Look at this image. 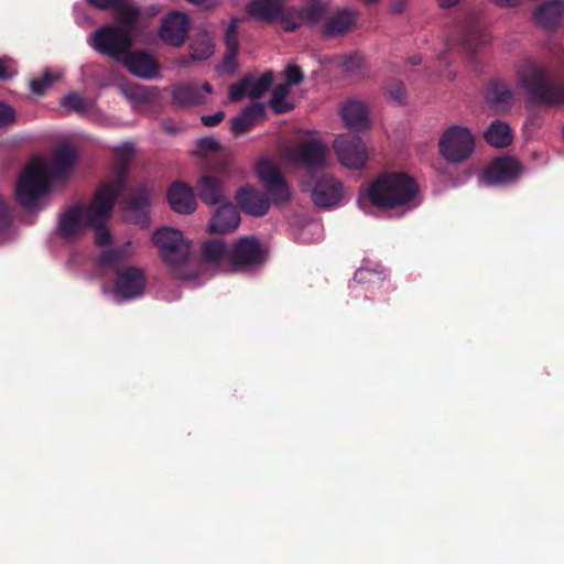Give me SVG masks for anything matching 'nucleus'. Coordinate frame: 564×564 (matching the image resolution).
<instances>
[{"label": "nucleus", "mask_w": 564, "mask_h": 564, "mask_svg": "<svg viewBox=\"0 0 564 564\" xmlns=\"http://www.w3.org/2000/svg\"><path fill=\"white\" fill-rule=\"evenodd\" d=\"M340 115L346 128L351 131H364L369 128V110L362 101L347 100L340 108Z\"/></svg>", "instance_id": "obj_21"}, {"label": "nucleus", "mask_w": 564, "mask_h": 564, "mask_svg": "<svg viewBox=\"0 0 564 564\" xmlns=\"http://www.w3.org/2000/svg\"><path fill=\"white\" fill-rule=\"evenodd\" d=\"M284 78L286 82L284 85H288V87H290L300 85L304 79V75L299 66L291 64L288 65L284 69Z\"/></svg>", "instance_id": "obj_45"}, {"label": "nucleus", "mask_w": 564, "mask_h": 564, "mask_svg": "<svg viewBox=\"0 0 564 564\" xmlns=\"http://www.w3.org/2000/svg\"><path fill=\"white\" fill-rule=\"evenodd\" d=\"M210 219V231L216 234H227L236 230L240 224V216L237 208L227 200L219 204Z\"/></svg>", "instance_id": "obj_22"}, {"label": "nucleus", "mask_w": 564, "mask_h": 564, "mask_svg": "<svg viewBox=\"0 0 564 564\" xmlns=\"http://www.w3.org/2000/svg\"><path fill=\"white\" fill-rule=\"evenodd\" d=\"M290 10L280 0H251L247 7L250 17L257 21L272 22L282 29V17Z\"/></svg>", "instance_id": "obj_19"}, {"label": "nucleus", "mask_w": 564, "mask_h": 564, "mask_svg": "<svg viewBox=\"0 0 564 564\" xmlns=\"http://www.w3.org/2000/svg\"><path fill=\"white\" fill-rule=\"evenodd\" d=\"M460 0H438L442 8H452L456 6Z\"/></svg>", "instance_id": "obj_56"}, {"label": "nucleus", "mask_w": 564, "mask_h": 564, "mask_svg": "<svg viewBox=\"0 0 564 564\" xmlns=\"http://www.w3.org/2000/svg\"><path fill=\"white\" fill-rule=\"evenodd\" d=\"M164 129L166 131H169V132H174L175 131L174 129H172V126H167V124L164 126Z\"/></svg>", "instance_id": "obj_59"}, {"label": "nucleus", "mask_w": 564, "mask_h": 564, "mask_svg": "<svg viewBox=\"0 0 564 564\" xmlns=\"http://www.w3.org/2000/svg\"><path fill=\"white\" fill-rule=\"evenodd\" d=\"M258 177L274 203H283L290 198V189L281 176L275 163L261 160L257 164Z\"/></svg>", "instance_id": "obj_12"}, {"label": "nucleus", "mask_w": 564, "mask_h": 564, "mask_svg": "<svg viewBox=\"0 0 564 564\" xmlns=\"http://www.w3.org/2000/svg\"><path fill=\"white\" fill-rule=\"evenodd\" d=\"M265 111L262 104H252L246 107L239 116L232 119L231 131L235 135H241L254 127L264 118Z\"/></svg>", "instance_id": "obj_27"}, {"label": "nucleus", "mask_w": 564, "mask_h": 564, "mask_svg": "<svg viewBox=\"0 0 564 564\" xmlns=\"http://www.w3.org/2000/svg\"><path fill=\"white\" fill-rule=\"evenodd\" d=\"M485 140L495 148H506L512 140L513 134L509 124L501 120H496L490 123L484 133Z\"/></svg>", "instance_id": "obj_32"}, {"label": "nucleus", "mask_w": 564, "mask_h": 564, "mask_svg": "<svg viewBox=\"0 0 564 564\" xmlns=\"http://www.w3.org/2000/svg\"><path fill=\"white\" fill-rule=\"evenodd\" d=\"M134 254L131 241L124 242L122 246L106 250L98 257L97 263L104 268H117L128 261Z\"/></svg>", "instance_id": "obj_30"}, {"label": "nucleus", "mask_w": 564, "mask_h": 564, "mask_svg": "<svg viewBox=\"0 0 564 564\" xmlns=\"http://www.w3.org/2000/svg\"><path fill=\"white\" fill-rule=\"evenodd\" d=\"M564 17V2L550 1L533 12L534 22L545 30L557 28Z\"/></svg>", "instance_id": "obj_26"}, {"label": "nucleus", "mask_w": 564, "mask_h": 564, "mask_svg": "<svg viewBox=\"0 0 564 564\" xmlns=\"http://www.w3.org/2000/svg\"><path fill=\"white\" fill-rule=\"evenodd\" d=\"M61 76L62 74L59 72H52L47 69L41 77L31 80V90L36 95H42L53 85L54 82L61 78Z\"/></svg>", "instance_id": "obj_40"}, {"label": "nucleus", "mask_w": 564, "mask_h": 564, "mask_svg": "<svg viewBox=\"0 0 564 564\" xmlns=\"http://www.w3.org/2000/svg\"><path fill=\"white\" fill-rule=\"evenodd\" d=\"M171 208L178 214H192L196 208V200L191 186L183 182H175L167 192Z\"/></svg>", "instance_id": "obj_23"}, {"label": "nucleus", "mask_w": 564, "mask_h": 564, "mask_svg": "<svg viewBox=\"0 0 564 564\" xmlns=\"http://www.w3.org/2000/svg\"><path fill=\"white\" fill-rule=\"evenodd\" d=\"M236 55L237 53H231L228 51V54L224 59V68L226 70L232 72L236 68Z\"/></svg>", "instance_id": "obj_52"}, {"label": "nucleus", "mask_w": 564, "mask_h": 564, "mask_svg": "<svg viewBox=\"0 0 564 564\" xmlns=\"http://www.w3.org/2000/svg\"><path fill=\"white\" fill-rule=\"evenodd\" d=\"M164 129L166 131H169V132H174L175 131L174 129H172V126H167V124L164 126Z\"/></svg>", "instance_id": "obj_60"}, {"label": "nucleus", "mask_w": 564, "mask_h": 564, "mask_svg": "<svg viewBox=\"0 0 564 564\" xmlns=\"http://www.w3.org/2000/svg\"><path fill=\"white\" fill-rule=\"evenodd\" d=\"M273 75L271 72L264 73L259 77H247L249 97L251 99L260 98L271 86Z\"/></svg>", "instance_id": "obj_38"}, {"label": "nucleus", "mask_w": 564, "mask_h": 564, "mask_svg": "<svg viewBox=\"0 0 564 564\" xmlns=\"http://www.w3.org/2000/svg\"><path fill=\"white\" fill-rule=\"evenodd\" d=\"M289 94L288 85H279L273 89L270 106L275 113H285L293 108V104L288 100Z\"/></svg>", "instance_id": "obj_37"}, {"label": "nucleus", "mask_w": 564, "mask_h": 564, "mask_svg": "<svg viewBox=\"0 0 564 564\" xmlns=\"http://www.w3.org/2000/svg\"><path fill=\"white\" fill-rule=\"evenodd\" d=\"M334 149L339 162L350 170H360L366 165L368 151L364 141L351 134H339L334 140Z\"/></svg>", "instance_id": "obj_9"}, {"label": "nucleus", "mask_w": 564, "mask_h": 564, "mask_svg": "<svg viewBox=\"0 0 564 564\" xmlns=\"http://www.w3.org/2000/svg\"><path fill=\"white\" fill-rule=\"evenodd\" d=\"M438 148L446 161L462 163L473 154L475 138L466 127L452 126L441 135Z\"/></svg>", "instance_id": "obj_6"}, {"label": "nucleus", "mask_w": 564, "mask_h": 564, "mask_svg": "<svg viewBox=\"0 0 564 564\" xmlns=\"http://www.w3.org/2000/svg\"><path fill=\"white\" fill-rule=\"evenodd\" d=\"M124 0H89V2L98 9L119 8Z\"/></svg>", "instance_id": "obj_51"}, {"label": "nucleus", "mask_w": 564, "mask_h": 564, "mask_svg": "<svg viewBox=\"0 0 564 564\" xmlns=\"http://www.w3.org/2000/svg\"><path fill=\"white\" fill-rule=\"evenodd\" d=\"M264 259V251L254 237L238 239L230 249L229 267L230 272L242 270L247 267L258 264Z\"/></svg>", "instance_id": "obj_11"}, {"label": "nucleus", "mask_w": 564, "mask_h": 564, "mask_svg": "<svg viewBox=\"0 0 564 564\" xmlns=\"http://www.w3.org/2000/svg\"><path fill=\"white\" fill-rule=\"evenodd\" d=\"M384 274L382 271H378L369 268H360L355 272L354 281L357 283H375L382 281Z\"/></svg>", "instance_id": "obj_41"}, {"label": "nucleus", "mask_w": 564, "mask_h": 564, "mask_svg": "<svg viewBox=\"0 0 564 564\" xmlns=\"http://www.w3.org/2000/svg\"><path fill=\"white\" fill-rule=\"evenodd\" d=\"M188 18L180 12H172L162 21L159 34L161 40L172 46L184 44L188 33Z\"/></svg>", "instance_id": "obj_18"}, {"label": "nucleus", "mask_w": 564, "mask_h": 564, "mask_svg": "<svg viewBox=\"0 0 564 564\" xmlns=\"http://www.w3.org/2000/svg\"><path fill=\"white\" fill-rule=\"evenodd\" d=\"M490 1L500 8H514L520 3V0H490Z\"/></svg>", "instance_id": "obj_53"}, {"label": "nucleus", "mask_w": 564, "mask_h": 564, "mask_svg": "<svg viewBox=\"0 0 564 564\" xmlns=\"http://www.w3.org/2000/svg\"><path fill=\"white\" fill-rule=\"evenodd\" d=\"M191 58L194 61H204L214 54V43L207 31L197 32L189 45Z\"/></svg>", "instance_id": "obj_33"}, {"label": "nucleus", "mask_w": 564, "mask_h": 564, "mask_svg": "<svg viewBox=\"0 0 564 564\" xmlns=\"http://www.w3.org/2000/svg\"><path fill=\"white\" fill-rule=\"evenodd\" d=\"M487 98L498 111H505L512 104L513 94L507 84L497 82L491 85Z\"/></svg>", "instance_id": "obj_34"}, {"label": "nucleus", "mask_w": 564, "mask_h": 564, "mask_svg": "<svg viewBox=\"0 0 564 564\" xmlns=\"http://www.w3.org/2000/svg\"><path fill=\"white\" fill-rule=\"evenodd\" d=\"M288 161L301 164L308 170H317L326 166L327 148L318 140L311 139L289 145L284 151Z\"/></svg>", "instance_id": "obj_8"}, {"label": "nucleus", "mask_w": 564, "mask_h": 564, "mask_svg": "<svg viewBox=\"0 0 564 564\" xmlns=\"http://www.w3.org/2000/svg\"><path fill=\"white\" fill-rule=\"evenodd\" d=\"M17 121V112L10 105L0 101V131L8 129Z\"/></svg>", "instance_id": "obj_43"}, {"label": "nucleus", "mask_w": 564, "mask_h": 564, "mask_svg": "<svg viewBox=\"0 0 564 564\" xmlns=\"http://www.w3.org/2000/svg\"><path fill=\"white\" fill-rule=\"evenodd\" d=\"M218 148V141L212 137L202 138L197 141V149L200 154H207L208 152L216 151Z\"/></svg>", "instance_id": "obj_47"}, {"label": "nucleus", "mask_w": 564, "mask_h": 564, "mask_svg": "<svg viewBox=\"0 0 564 564\" xmlns=\"http://www.w3.org/2000/svg\"><path fill=\"white\" fill-rule=\"evenodd\" d=\"M120 90L133 108L148 105L154 97L153 93L148 87L135 84L122 85Z\"/></svg>", "instance_id": "obj_36"}, {"label": "nucleus", "mask_w": 564, "mask_h": 564, "mask_svg": "<svg viewBox=\"0 0 564 564\" xmlns=\"http://www.w3.org/2000/svg\"><path fill=\"white\" fill-rule=\"evenodd\" d=\"M152 239L173 273L181 279L191 278L186 272L189 261V243L184 240L183 234L180 230L163 227L153 234Z\"/></svg>", "instance_id": "obj_5"}, {"label": "nucleus", "mask_w": 564, "mask_h": 564, "mask_svg": "<svg viewBox=\"0 0 564 564\" xmlns=\"http://www.w3.org/2000/svg\"><path fill=\"white\" fill-rule=\"evenodd\" d=\"M386 94L397 104H402L405 99L404 86L402 82L398 79H392L386 84Z\"/></svg>", "instance_id": "obj_42"}, {"label": "nucleus", "mask_w": 564, "mask_h": 564, "mask_svg": "<svg viewBox=\"0 0 564 564\" xmlns=\"http://www.w3.org/2000/svg\"><path fill=\"white\" fill-rule=\"evenodd\" d=\"M75 160V148L68 143H62L56 148L50 163L40 158L32 159L17 183L19 203L28 209H34L37 202L47 194L51 176L67 175Z\"/></svg>", "instance_id": "obj_1"}, {"label": "nucleus", "mask_w": 564, "mask_h": 564, "mask_svg": "<svg viewBox=\"0 0 564 564\" xmlns=\"http://www.w3.org/2000/svg\"><path fill=\"white\" fill-rule=\"evenodd\" d=\"M173 101L180 106H192L204 101L198 88L192 83H185L174 87Z\"/></svg>", "instance_id": "obj_35"}, {"label": "nucleus", "mask_w": 564, "mask_h": 564, "mask_svg": "<svg viewBox=\"0 0 564 564\" xmlns=\"http://www.w3.org/2000/svg\"><path fill=\"white\" fill-rule=\"evenodd\" d=\"M61 106L68 111L76 112L85 117H95L97 106L95 100L86 99L77 93H69L61 99Z\"/></svg>", "instance_id": "obj_31"}, {"label": "nucleus", "mask_w": 564, "mask_h": 564, "mask_svg": "<svg viewBox=\"0 0 564 564\" xmlns=\"http://www.w3.org/2000/svg\"><path fill=\"white\" fill-rule=\"evenodd\" d=\"M17 73L9 58H0V79L6 80L11 78Z\"/></svg>", "instance_id": "obj_48"}, {"label": "nucleus", "mask_w": 564, "mask_h": 564, "mask_svg": "<svg viewBox=\"0 0 564 564\" xmlns=\"http://www.w3.org/2000/svg\"><path fill=\"white\" fill-rule=\"evenodd\" d=\"M245 96L249 97L248 83L243 78L239 84L232 85L229 88V99L232 102L241 100Z\"/></svg>", "instance_id": "obj_46"}, {"label": "nucleus", "mask_w": 564, "mask_h": 564, "mask_svg": "<svg viewBox=\"0 0 564 564\" xmlns=\"http://www.w3.org/2000/svg\"><path fill=\"white\" fill-rule=\"evenodd\" d=\"M202 89H203L206 94H212V93H213L212 86H210L208 83H204V84H203V86H202Z\"/></svg>", "instance_id": "obj_57"}, {"label": "nucleus", "mask_w": 564, "mask_h": 564, "mask_svg": "<svg viewBox=\"0 0 564 564\" xmlns=\"http://www.w3.org/2000/svg\"><path fill=\"white\" fill-rule=\"evenodd\" d=\"M89 212L90 204L88 206L75 205L61 214L58 219L59 235L67 240L79 238L89 227Z\"/></svg>", "instance_id": "obj_14"}, {"label": "nucleus", "mask_w": 564, "mask_h": 564, "mask_svg": "<svg viewBox=\"0 0 564 564\" xmlns=\"http://www.w3.org/2000/svg\"><path fill=\"white\" fill-rule=\"evenodd\" d=\"M419 193L416 182L405 173H382L376 177L359 197V204L366 200L381 209L402 208L409 210L416 206Z\"/></svg>", "instance_id": "obj_3"}, {"label": "nucleus", "mask_w": 564, "mask_h": 564, "mask_svg": "<svg viewBox=\"0 0 564 564\" xmlns=\"http://www.w3.org/2000/svg\"><path fill=\"white\" fill-rule=\"evenodd\" d=\"M360 63H361L360 56L355 55V56H350L349 58H347V61L345 62L344 65L347 70H354L355 65L359 66Z\"/></svg>", "instance_id": "obj_54"}, {"label": "nucleus", "mask_w": 564, "mask_h": 564, "mask_svg": "<svg viewBox=\"0 0 564 564\" xmlns=\"http://www.w3.org/2000/svg\"><path fill=\"white\" fill-rule=\"evenodd\" d=\"M90 45L101 54L120 59L131 47L132 39L128 30L104 26L93 34Z\"/></svg>", "instance_id": "obj_7"}, {"label": "nucleus", "mask_w": 564, "mask_h": 564, "mask_svg": "<svg viewBox=\"0 0 564 564\" xmlns=\"http://www.w3.org/2000/svg\"><path fill=\"white\" fill-rule=\"evenodd\" d=\"M123 65L131 74L141 78H152L158 73V65L152 56L141 52L129 53L123 59Z\"/></svg>", "instance_id": "obj_25"}, {"label": "nucleus", "mask_w": 564, "mask_h": 564, "mask_svg": "<svg viewBox=\"0 0 564 564\" xmlns=\"http://www.w3.org/2000/svg\"><path fill=\"white\" fill-rule=\"evenodd\" d=\"M139 15L140 10L137 7L126 6L120 8L116 15V21L120 25L119 29L128 30L131 34Z\"/></svg>", "instance_id": "obj_39"}, {"label": "nucleus", "mask_w": 564, "mask_h": 564, "mask_svg": "<svg viewBox=\"0 0 564 564\" xmlns=\"http://www.w3.org/2000/svg\"><path fill=\"white\" fill-rule=\"evenodd\" d=\"M10 215L6 202L0 197V235L8 229Z\"/></svg>", "instance_id": "obj_49"}, {"label": "nucleus", "mask_w": 564, "mask_h": 564, "mask_svg": "<svg viewBox=\"0 0 564 564\" xmlns=\"http://www.w3.org/2000/svg\"><path fill=\"white\" fill-rule=\"evenodd\" d=\"M312 200L319 208H333L344 198L343 184L332 175L322 176L311 193Z\"/></svg>", "instance_id": "obj_17"}, {"label": "nucleus", "mask_w": 564, "mask_h": 564, "mask_svg": "<svg viewBox=\"0 0 564 564\" xmlns=\"http://www.w3.org/2000/svg\"><path fill=\"white\" fill-rule=\"evenodd\" d=\"M198 195L208 205L223 204L227 200L223 182L215 176H203L198 182Z\"/></svg>", "instance_id": "obj_28"}, {"label": "nucleus", "mask_w": 564, "mask_h": 564, "mask_svg": "<svg viewBox=\"0 0 564 564\" xmlns=\"http://www.w3.org/2000/svg\"><path fill=\"white\" fill-rule=\"evenodd\" d=\"M420 63H421V59H420L419 57H414V58H412V64H413V65H417V64H420Z\"/></svg>", "instance_id": "obj_58"}, {"label": "nucleus", "mask_w": 564, "mask_h": 564, "mask_svg": "<svg viewBox=\"0 0 564 564\" xmlns=\"http://www.w3.org/2000/svg\"><path fill=\"white\" fill-rule=\"evenodd\" d=\"M225 118L224 111H217L214 115L203 116L200 118V121L206 127H215L219 124Z\"/></svg>", "instance_id": "obj_50"}, {"label": "nucleus", "mask_w": 564, "mask_h": 564, "mask_svg": "<svg viewBox=\"0 0 564 564\" xmlns=\"http://www.w3.org/2000/svg\"><path fill=\"white\" fill-rule=\"evenodd\" d=\"M356 23V12L351 10H339L326 19L322 34L325 37H335L347 33Z\"/></svg>", "instance_id": "obj_24"}, {"label": "nucleus", "mask_w": 564, "mask_h": 564, "mask_svg": "<svg viewBox=\"0 0 564 564\" xmlns=\"http://www.w3.org/2000/svg\"><path fill=\"white\" fill-rule=\"evenodd\" d=\"M518 80L531 101L544 106H564V80L554 82L546 67L532 61L524 62L518 70Z\"/></svg>", "instance_id": "obj_4"}, {"label": "nucleus", "mask_w": 564, "mask_h": 564, "mask_svg": "<svg viewBox=\"0 0 564 564\" xmlns=\"http://www.w3.org/2000/svg\"><path fill=\"white\" fill-rule=\"evenodd\" d=\"M133 150V144L129 142L116 149L121 161L115 166L111 178L101 184L90 203L89 227L96 229L95 241L100 247L111 241V232L105 224L112 212L115 200L126 188L128 159Z\"/></svg>", "instance_id": "obj_2"}, {"label": "nucleus", "mask_w": 564, "mask_h": 564, "mask_svg": "<svg viewBox=\"0 0 564 564\" xmlns=\"http://www.w3.org/2000/svg\"><path fill=\"white\" fill-rule=\"evenodd\" d=\"M329 0H306V6L302 10L290 8L282 17V30L292 32L301 25H316L319 23L327 9Z\"/></svg>", "instance_id": "obj_10"}, {"label": "nucleus", "mask_w": 564, "mask_h": 564, "mask_svg": "<svg viewBox=\"0 0 564 564\" xmlns=\"http://www.w3.org/2000/svg\"><path fill=\"white\" fill-rule=\"evenodd\" d=\"M154 197L150 187H141L130 194L123 204V217L127 221L147 227L149 225V207Z\"/></svg>", "instance_id": "obj_13"}, {"label": "nucleus", "mask_w": 564, "mask_h": 564, "mask_svg": "<svg viewBox=\"0 0 564 564\" xmlns=\"http://www.w3.org/2000/svg\"><path fill=\"white\" fill-rule=\"evenodd\" d=\"M188 2L203 8H210L215 6L218 0H187Z\"/></svg>", "instance_id": "obj_55"}, {"label": "nucleus", "mask_w": 564, "mask_h": 564, "mask_svg": "<svg viewBox=\"0 0 564 564\" xmlns=\"http://www.w3.org/2000/svg\"><path fill=\"white\" fill-rule=\"evenodd\" d=\"M520 172L521 166L516 159L499 158L485 169L481 182L486 185H505L516 181Z\"/></svg>", "instance_id": "obj_15"}, {"label": "nucleus", "mask_w": 564, "mask_h": 564, "mask_svg": "<svg viewBox=\"0 0 564 564\" xmlns=\"http://www.w3.org/2000/svg\"><path fill=\"white\" fill-rule=\"evenodd\" d=\"M144 272L137 267H129L117 272L113 292L123 300H132L143 294Z\"/></svg>", "instance_id": "obj_16"}, {"label": "nucleus", "mask_w": 564, "mask_h": 564, "mask_svg": "<svg viewBox=\"0 0 564 564\" xmlns=\"http://www.w3.org/2000/svg\"><path fill=\"white\" fill-rule=\"evenodd\" d=\"M236 200L245 213L256 217L265 215L270 208V200L251 185L241 187L236 194Z\"/></svg>", "instance_id": "obj_20"}, {"label": "nucleus", "mask_w": 564, "mask_h": 564, "mask_svg": "<svg viewBox=\"0 0 564 564\" xmlns=\"http://www.w3.org/2000/svg\"><path fill=\"white\" fill-rule=\"evenodd\" d=\"M229 254L230 249H228L220 239H212L203 245V256L205 260L217 265L221 271L230 272Z\"/></svg>", "instance_id": "obj_29"}, {"label": "nucleus", "mask_w": 564, "mask_h": 564, "mask_svg": "<svg viewBox=\"0 0 564 564\" xmlns=\"http://www.w3.org/2000/svg\"><path fill=\"white\" fill-rule=\"evenodd\" d=\"M237 19H231L226 34H225V43L227 50L231 53H238L239 43L237 37Z\"/></svg>", "instance_id": "obj_44"}]
</instances>
